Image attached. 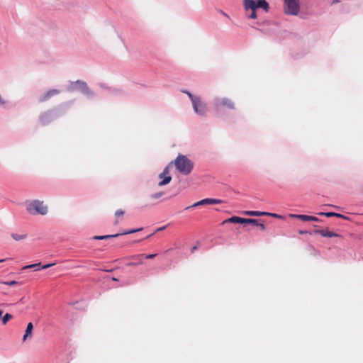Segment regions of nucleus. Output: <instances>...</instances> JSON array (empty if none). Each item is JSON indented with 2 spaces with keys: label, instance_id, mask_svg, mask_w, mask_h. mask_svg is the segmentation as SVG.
Wrapping results in <instances>:
<instances>
[{
  "label": "nucleus",
  "instance_id": "nucleus-11",
  "mask_svg": "<svg viewBox=\"0 0 363 363\" xmlns=\"http://www.w3.org/2000/svg\"><path fill=\"white\" fill-rule=\"evenodd\" d=\"M143 256H144V254H140V255L133 256L131 257V259H134L135 261L127 263L126 266L133 267V266H138L139 264H142Z\"/></svg>",
  "mask_w": 363,
  "mask_h": 363
},
{
  "label": "nucleus",
  "instance_id": "nucleus-33",
  "mask_svg": "<svg viewBox=\"0 0 363 363\" xmlns=\"http://www.w3.org/2000/svg\"><path fill=\"white\" fill-rule=\"evenodd\" d=\"M298 233H299V234H301V235H304V234L313 235V234H315V233H313V232H311V231L303 230H300L298 231Z\"/></svg>",
  "mask_w": 363,
  "mask_h": 363
},
{
  "label": "nucleus",
  "instance_id": "nucleus-31",
  "mask_svg": "<svg viewBox=\"0 0 363 363\" xmlns=\"http://www.w3.org/2000/svg\"><path fill=\"white\" fill-rule=\"evenodd\" d=\"M40 262L24 266L22 268V269L25 270V269H31V268H34V267H40Z\"/></svg>",
  "mask_w": 363,
  "mask_h": 363
},
{
  "label": "nucleus",
  "instance_id": "nucleus-27",
  "mask_svg": "<svg viewBox=\"0 0 363 363\" xmlns=\"http://www.w3.org/2000/svg\"><path fill=\"white\" fill-rule=\"evenodd\" d=\"M169 165H167V167H164V169H163L162 172L160 173L158 176L159 179H162L163 177V176H165V175H169Z\"/></svg>",
  "mask_w": 363,
  "mask_h": 363
},
{
  "label": "nucleus",
  "instance_id": "nucleus-44",
  "mask_svg": "<svg viewBox=\"0 0 363 363\" xmlns=\"http://www.w3.org/2000/svg\"><path fill=\"white\" fill-rule=\"evenodd\" d=\"M5 260H6L5 259H0V263L4 262Z\"/></svg>",
  "mask_w": 363,
  "mask_h": 363
},
{
  "label": "nucleus",
  "instance_id": "nucleus-32",
  "mask_svg": "<svg viewBox=\"0 0 363 363\" xmlns=\"http://www.w3.org/2000/svg\"><path fill=\"white\" fill-rule=\"evenodd\" d=\"M291 216L293 218L299 219L301 220H303V217L304 216V215L303 214H291Z\"/></svg>",
  "mask_w": 363,
  "mask_h": 363
},
{
  "label": "nucleus",
  "instance_id": "nucleus-3",
  "mask_svg": "<svg viewBox=\"0 0 363 363\" xmlns=\"http://www.w3.org/2000/svg\"><path fill=\"white\" fill-rule=\"evenodd\" d=\"M27 211L32 215H46L48 213V206L43 204V201L34 200L26 207Z\"/></svg>",
  "mask_w": 363,
  "mask_h": 363
},
{
  "label": "nucleus",
  "instance_id": "nucleus-28",
  "mask_svg": "<svg viewBox=\"0 0 363 363\" xmlns=\"http://www.w3.org/2000/svg\"><path fill=\"white\" fill-rule=\"evenodd\" d=\"M164 193L163 191H159V192L151 194L150 197L152 199H157L162 197L164 195Z\"/></svg>",
  "mask_w": 363,
  "mask_h": 363
},
{
  "label": "nucleus",
  "instance_id": "nucleus-26",
  "mask_svg": "<svg viewBox=\"0 0 363 363\" xmlns=\"http://www.w3.org/2000/svg\"><path fill=\"white\" fill-rule=\"evenodd\" d=\"M100 87L103 88V89H108L111 94H117L118 92H119V90L117 89H111V88H108L107 87L105 84H99Z\"/></svg>",
  "mask_w": 363,
  "mask_h": 363
},
{
  "label": "nucleus",
  "instance_id": "nucleus-36",
  "mask_svg": "<svg viewBox=\"0 0 363 363\" xmlns=\"http://www.w3.org/2000/svg\"><path fill=\"white\" fill-rule=\"evenodd\" d=\"M55 265V263H50V264H44L43 266L41 267V269H48L52 266Z\"/></svg>",
  "mask_w": 363,
  "mask_h": 363
},
{
  "label": "nucleus",
  "instance_id": "nucleus-37",
  "mask_svg": "<svg viewBox=\"0 0 363 363\" xmlns=\"http://www.w3.org/2000/svg\"><path fill=\"white\" fill-rule=\"evenodd\" d=\"M167 228V225H164L162 227H160L157 229H156V230L155 231V233H157V232H160V231H162V230H164V229H166Z\"/></svg>",
  "mask_w": 363,
  "mask_h": 363
},
{
  "label": "nucleus",
  "instance_id": "nucleus-38",
  "mask_svg": "<svg viewBox=\"0 0 363 363\" xmlns=\"http://www.w3.org/2000/svg\"><path fill=\"white\" fill-rule=\"evenodd\" d=\"M256 225L259 226L262 230L265 229V225L263 223H259V221H258V225Z\"/></svg>",
  "mask_w": 363,
  "mask_h": 363
},
{
  "label": "nucleus",
  "instance_id": "nucleus-1",
  "mask_svg": "<svg viewBox=\"0 0 363 363\" xmlns=\"http://www.w3.org/2000/svg\"><path fill=\"white\" fill-rule=\"evenodd\" d=\"M177 169L184 175H189L194 169V162L186 155L179 154L174 160Z\"/></svg>",
  "mask_w": 363,
  "mask_h": 363
},
{
  "label": "nucleus",
  "instance_id": "nucleus-12",
  "mask_svg": "<svg viewBox=\"0 0 363 363\" xmlns=\"http://www.w3.org/2000/svg\"><path fill=\"white\" fill-rule=\"evenodd\" d=\"M315 234H320L323 237L333 238L339 237L340 235L334 232L326 230H315L313 231Z\"/></svg>",
  "mask_w": 363,
  "mask_h": 363
},
{
  "label": "nucleus",
  "instance_id": "nucleus-19",
  "mask_svg": "<svg viewBox=\"0 0 363 363\" xmlns=\"http://www.w3.org/2000/svg\"><path fill=\"white\" fill-rule=\"evenodd\" d=\"M161 181L158 183L159 186H163L168 184L172 181V177L169 175L163 176Z\"/></svg>",
  "mask_w": 363,
  "mask_h": 363
},
{
  "label": "nucleus",
  "instance_id": "nucleus-6",
  "mask_svg": "<svg viewBox=\"0 0 363 363\" xmlns=\"http://www.w3.org/2000/svg\"><path fill=\"white\" fill-rule=\"evenodd\" d=\"M243 6L246 12L250 11L247 14V18L251 19H255L257 17L255 1V0H243Z\"/></svg>",
  "mask_w": 363,
  "mask_h": 363
},
{
  "label": "nucleus",
  "instance_id": "nucleus-45",
  "mask_svg": "<svg viewBox=\"0 0 363 363\" xmlns=\"http://www.w3.org/2000/svg\"><path fill=\"white\" fill-rule=\"evenodd\" d=\"M112 279H113V281H117V279H116V278H114V277H113Z\"/></svg>",
  "mask_w": 363,
  "mask_h": 363
},
{
  "label": "nucleus",
  "instance_id": "nucleus-7",
  "mask_svg": "<svg viewBox=\"0 0 363 363\" xmlns=\"http://www.w3.org/2000/svg\"><path fill=\"white\" fill-rule=\"evenodd\" d=\"M223 203V201L221 199L206 198V199H203L198 202L194 203L191 206L186 207L185 210L187 211V210L194 208L199 206L214 205V204H220V203Z\"/></svg>",
  "mask_w": 363,
  "mask_h": 363
},
{
  "label": "nucleus",
  "instance_id": "nucleus-40",
  "mask_svg": "<svg viewBox=\"0 0 363 363\" xmlns=\"http://www.w3.org/2000/svg\"><path fill=\"white\" fill-rule=\"evenodd\" d=\"M220 12H221V13H222L224 16H225V17H227V18H229V16H228L227 13H225L224 11H221Z\"/></svg>",
  "mask_w": 363,
  "mask_h": 363
},
{
  "label": "nucleus",
  "instance_id": "nucleus-35",
  "mask_svg": "<svg viewBox=\"0 0 363 363\" xmlns=\"http://www.w3.org/2000/svg\"><path fill=\"white\" fill-rule=\"evenodd\" d=\"M157 256V254H150V255H145L143 257H145V258L146 259H152L154 257H155Z\"/></svg>",
  "mask_w": 363,
  "mask_h": 363
},
{
  "label": "nucleus",
  "instance_id": "nucleus-43",
  "mask_svg": "<svg viewBox=\"0 0 363 363\" xmlns=\"http://www.w3.org/2000/svg\"><path fill=\"white\" fill-rule=\"evenodd\" d=\"M2 314H3V311L2 310H0V318H1L2 316Z\"/></svg>",
  "mask_w": 363,
  "mask_h": 363
},
{
  "label": "nucleus",
  "instance_id": "nucleus-30",
  "mask_svg": "<svg viewBox=\"0 0 363 363\" xmlns=\"http://www.w3.org/2000/svg\"><path fill=\"white\" fill-rule=\"evenodd\" d=\"M263 213H264V216H271L273 218H281V216L274 213H269V212H266V211H263Z\"/></svg>",
  "mask_w": 363,
  "mask_h": 363
},
{
  "label": "nucleus",
  "instance_id": "nucleus-17",
  "mask_svg": "<svg viewBox=\"0 0 363 363\" xmlns=\"http://www.w3.org/2000/svg\"><path fill=\"white\" fill-rule=\"evenodd\" d=\"M199 106H197L198 107V109H199V111H200L199 113V112H195L196 114L199 115V116H204L206 113V111H207V106H206V104L203 103L201 100V98L199 99Z\"/></svg>",
  "mask_w": 363,
  "mask_h": 363
},
{
  "label": "nucleus",
  "instance_id": "nucleus-13",
  "mask_svg": "<svg viewBox=\"0 0 363 363\" xmlns=\"http://www.w3.org/2000/svg\"><path fill=\"white\" fill-rule=\"evenodd\" d=\"M256 7L262 9L264 11L268 12L269 10V4L266 0L255 1Z\"/></svg>",
  "mask_w": 363,
  "mask_h": 363
},
{
  "label": "nucleus",
  "instance_id": "nucleus-5",
  "mask_svg": "<svg viewBox=\"0 0 363 363\" xmlns=\"http://www.w3.org/2000/svg\"><path fill=\"white\" fill-rule=\"evenodd\" d=\"M284 11L286 15L297 16L300 11L299 0H284Z\"/></svg>",
  "mask_w": 363,
  "mask_h": 363
},
{
  "label": "nucleus",
  "instance_id": "nucleus-39",
  "mask_svg": "<svg viewBox=\"0 0 363 363\" xmlns=\"http://www.w3.org/2000/svg\"><path fill=\"white\" fill-rule=\"evenodd\" d=\"M155 232H154V233H152V234L148 235H147L145 239H149L150 238H151V237H152L153 235H155Z\"/></svg>",
  "mask_w": 363,
  "mask_h": 363
},
{
  "label": "nucleus",
  "instance_id": "nucleus-18",
  "mask_svg": "<svg viewBox=\"0 0 363 363\" xmlns=\"http://www.w3.org/2000/svg\"><path fill=\"white\" fill-rule=\"evenodd\" d=\"M119 236L118 233L114 235H95L93 237L94 240H108L113 238H117Z\"/></svg>",
  "mask_w": 363,
  "mask_h": 363
},
{
  "label": "nucleus",
  "instance_id": "nucleus-2",
  "mask_svg": "<svg viewBox=\"0 0 363 363\" xmlns=\"http://www.w3.org/2000/svg\"><path fill=\"white\" fill-rule=\"evenodd\" d=\"M67 91L69 92L79 91L88 98H91L94 96V92L89 88L86 82L80 79L69 82Z\"/></svg>",
  "mask_w": 363,
  "mask_h": 363
},
{
  "label": "nucleus",
  "instance_id": "nucleus-20",
  "mask_svg": "<svg viewBox=\"0 0 363 363\" xmlns=\"http://www.w3.org/2000/svg\"><path fill=\"white\" fill-rule=\"evenodd\" d=\"M27 235H28L26 233L18 234L13 233L11 234L12 238L16 241H20L21 240L26 239L27 238Z\"/></svg>",
  "mask_w": 363,
  "mask_h": 363
},
{
  "label": "nucleus",
  "instance_id": "nucleus-9",
  "mask_svg": "<svg viewBox=\"0 0 363 363\" xmlns=\"http://www.w3.org/2000/svg\"><path fill=\"white\" fill-rule=\"evenodd\" d=\"M183 92L186 94L188 95L189 98L190 99V100L192 103V106H193L194 112L199 113L200 111H199L197 106L199 104V103L200 97L193 95L190 91H189L187 90H184V91H183Z\"/></svg>",
  "mask_w": 363,
  "mask_h": 363
},
{
  "label": "nucleus",
  "instance_id": "nucleus-10",
  "mask_svg": "<svg viewBox=\"0 0 363 363\" xmlns=\"http://www.w3.org/2000/svg\"><path fill=\"white\" fill-rule=\"evenodd\" d=\"M59 93H60V90H58V89H50L45 94L42 95L40 97L39 100H40V102L45 101L48 100L51 96L57 95Z\"/></svg>",
  "mask_w": 363,
  "mask_h": 363
},
{
  "label": "nucleus",
  "instance_id": "nucleus-23",
  "mask_svg": "<svg viewBox=\"0 0 363 363\" xmlns=\"http://www.w3.org/2000/svg\"><path fill=\"white\" fill-rule=\"evenodd\" d=\"M303 221L319 222V221H320V220L318 218L315 217V216L304 215V216L303 217Z\"/></svg>",
  "mask_w": 363,
  "mask_h": 363
},
{
  "label": "nucleus",
  "instance_id": "nucleus-4",
  "mask_svg": "<svg viewBox=\"0 0 363 363\" xmlns=\"http://www.w3.org/2000/svg\"><path fill=\"white\" fill-rule=\"evenodd\" d=\"M62 115L63 112L60 109L50 110L40 114L39 121L43 125H46Z\"/></svg>",
  "mask_w": 363,
  "mask_h": 363
},
{
  "label": "nucleus",
  "instance_id": "nucleus-25",
  "mask_svg": "<svg viewBox=\"0 0 363 363\" xmlns=\"http://www.w3.org/2000/svg\"><path fill=\"white\" fill-rule=\"evenodd\" d=\"M13 318V315L10 313H6L3 317H2V324L3 325H6L11 319Z\"/></svg>",
  "mask_w": 363,
  "mask_h": 363
},
{
  "label": "nucleus",
  "instance_id": "nucleus-15",
  "mask_svg": "<svg viewBox=\"0 0 363 363\" xmlns=\"http://www.w3.org/2000/svg\"><path fill=\"white\" fill-rule=\"evenodd\" d=\"M245 221V218H241L238 216H232L226 220H225L223 223H240L243 224Z\"/></svg>",
  "mask_w": 363,
  "mask_h": 363
},
{
  "label": "nucleus",
  "instance_id": "nucleus-42",
  "mask_svg": "<svg viewBox=\"0 0 363 363\" xmlns=\"http://www.w3.org/2000/svg\"><path fill=\"white\" fill-rule=\"evenodd\" d=\"M339 1H340L339 0H333L332 4H335L336 3H338Z\"/></svg>",
  "mask_w": 363,
  "mask_h": 363
},
{
  "label": "nucleus",
  "instance_id": "nucleus-29",
  "mask_svg": "<svg viewBox=\"0 0 363 363\" xmlns=\"http://www.w3.org/2000/svg\"><path fill=\"white\" fill-rule=\"evenodd\" d=\"M0 284H3L7 286H13L18 284V282L15 280L10 281H0Z\"/></svg>",
  "mask_w": 363,
  "mask_h": 363
},
{
  "label": "nucleus",
  "instance_id": "nucleus-22",
  "mask_svg": "<svg viewBox=\"0 0 363 363\" xmlns=\"http://www.w3.org/2000/svg\"><path fill=\"white\" fill-rule=\"evenodd\" d=\"M143 228H134V229H130V230H125L122 233H119V236L121 235H128V234H132V233H137V232H140L141 230H143Z\"/></svg>",
  "mask_w": 363,
  "mask_h": 363
},
{
  "label": "nucleus",
  "instance_id": "nucleus-34",
  "mask_svg": "<svg viewBox=\"0 0 363 363\" xmlns=\"http://www.w3.org/2000/svg\"><path fill=\"white\" fill-rule=\"evenodd\" d=\"M124 213H125L124 211H123L122 209H118L116 211L115 216L118 217L120 216H123Z\"/></svg>",
  "mask_w": 363,
  "mask_h": 363
},
{
  "label": "nucleus",
  "instance_id": "nucleus-21",
  "mask_svg": "<svg viewBox=\"0 0 363 363\" xmlns=\"http://www.w3.org/2000/svg\"><path fill=\"white\" fill-rule=\"evenodd\" d=\"M245 214L250 216H264L263 211H247L245 212Z\"/></svg>",
  "mask_w": 363,
  "mask_h": 363
},
{
  "label": "nucleus",
  "instance_id": "nucleus-8",
  "mask_svg": "<svg viewBox=\"0 0 363 363\" xmlns=\"http://www.w3.org/2000/svg\"><path fill=\"white\" fill-rule=\"evenodd\" d=\"M213 104L217 109L222 106H226L230 109L234 108L233 102L228 98H215L213 99Z\"/></svg>",
  "mask_w": 363,
  "mask_h": 363
},
{
  "label": "nucleus",
  "instance_id": "nucleus-14",
  "mask_svg": "<svg viewBox=\"0 0 363 363\" xmlns=\"http://www.w3.org/2000/svg\"><path fill=\"white\" fill-rule=\"evenodd\" d=\"M318 215L324 216L328 218L335 216L343 219H348V218L346 216L335 212H320L318 213Z\"/></svg>",
  "mask_w": 363,
  "mask_h": 363
},
{
  "label": "nucleus",
  "instance_id": "nucleus-16",
  "mask_svg": "<svg viewBox=\"0 0 363 363\" xmlns=\"http://www.w3.org/2000/svg\"><path fill=\"white\" fill-rule=\"evenodd\" d=\"M33 325L31 322L28 323L26 329L25 334L23 337V341H26L28 337H32Z\"/></svg>",
  "mask_w": 363,
  "mask_h": 363
},
{
  "label": "nucleus",
  "instance_id": "nucleus-41",
  "mask_svg": "<svg viewBox=\"0 0 363 363\" xmlns=\"http://www.w3.org/2000/svg\"><path fill=\"white\" fill-rule=\"evenodd\" d=\"M197 248V246H194L192 248H191V252H194Z\"/></svg>",
  "mask_w": 363,
  "mask_h": 363
},
{
  "label": "nucleus",
  "instance_id": "nucleus-24",
  "mask_svg": "<svg viewBox=\"0 0 363 363\" xmlns=\"http://www.w3.org/2000/svg\"><path fill=\"white\" fill-rule=\"evenodd\" d=\"M258 221L259 220L258 219H254V218H245V221L243 224H252L254 225H258Z\"/></svg>",
  "mask_w": 363,
  "mask_h": 363
}]
</instances>
